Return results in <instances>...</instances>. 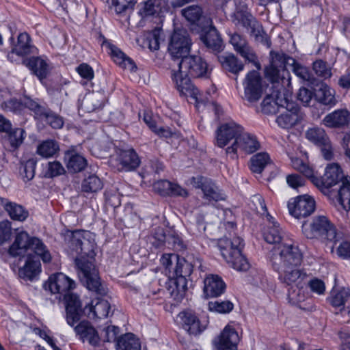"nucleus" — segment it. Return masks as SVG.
I'll list each match as a JSON object with an SVG mask.
<instances>
[{
  "label": "nucleus",
  "instance_id": "79ce46f5",
  "mask_svg": "<svg viewBox=\"0 0 350 350\" xmlns=\"http://www.w3.org/2000/svg\"><path fill=\"white\" fill-rule=\"evenodd\" d=\"M111 306L109 303L105 299H97L96 304L92 301L90 307V311L92 313V317L103 319L108 317L110 312Z\"/></svg>",
  "mask_w": 350,
  "mask_h": 350
},
{
  "label": "nucleus",
  "instance_id": "aec40b11",
  "mask_svg": "<svg viewBox=\"0 0 350 350\" xmlns=\"http://www.w3.org/2000/svg\"><path fill=\"white\" fill-rule=\"evenodd\" d=\"M190 183L195 188L201 189L204 193V198L209 202L225 200L224 195L221 193L215 184L206 177L201 176L192 177Z\"/></svg>",
  "mask_w": 350,
  "mask_h": 350
},
{
  "label": "nucleus",
  "instance_id": "de8ad7c7",
  "mask_svg": "<svg viewBox=\"0 0 350 350\" xmlns=\"http://www.w3.org/2000/svg\"><path fill=\"white\" fill-rule=\"evenodd\" d=\"M103 187V182L99 177L92 174L83 180L81 190L85 193H96L100 190Z\"/></svg>",
  "mask_w": 350,
  "mask_h": 350
},
{
  "label": "nucleus",
  "instance_id": "e2e57ef3",
  "mask_svg": "<svg viewBox=\"0 0 350 350\" xmlns=\"http://www.w3.org/2000/svg\"><path fill=\"white\" fill-rule=\"evenodd\" d=\"M111 3L116 12L122 14L128 10L133 9L136 0H111Z\"/></svg>",
  "mask_w": 350,
  "mask_h": 350
},
{
  "label": "nucleus",
  "instance_id": "3c124183",
  "mask_svg": "<svg viewBox=\"0 0 350 350\" xmlns=\"http://www.w3.org/2000/svg\"><path fill=\"white\" fill-rule=\"evenodd\" d=\"M24 108H27L34 113L36 118H42L46 109L44 105L40 103L38 100H33L28 96L23 98Z\"/></svg>",
  "mask_w": 350,
  "mask_h": 350
},
{
  "label": "nucleus",
  "instance_id": "5fc2aeb1",
  "mask_svg": "<svg viewBox=\"0 0 350 350\" xmlns=\"http://www.w3.org/2000/svg\"><path fill=\"white\" fill-rule=\"evenodd\" d=\"M288 299L289 303L292 305L297 306L302 310H307L308 308L305 304V295L301 289L297 288L288 291Z\"/></svg>",
  "mask_w": 350,
  "mask_h": 350
},
{
  "label": "nucleus",
  "instance_id": "ddd939ff",
  "mask_svg": "<svg viewBox=\"0 0 350 350\" xmlns=\"http://www.w3.org/2000/svg\"><path fill=\"white\" fill-rule=\"evenodd\" d=\"M230 43L233 46L234 50L239 54L245 62L252 63L258 70L261 68L258 57L252 48L249 45L247 40L241 35L234 33L230 34Z\"/></svg>",
  "mask_w": 350,
  "mask_h": 350
},
{
  "label": "nucleus",
  "instance_id": "8fccbe9b",
  "mask_svg": "<svg viewBox=\"0 0 350 350\" xmlns=\"http://www.w3.org/2000/svg\"><path fill=\"white\" fill-rule=\"evenodd\" d=\"M37 161L32 158L21 163L20 175L25 182L32 180L35 176Z\"/></svg>",
  "mask_w": 350,
  "mask_h": 350
},
{
  "label": "nucleus",
  "instance_id": "1a4fd4ad",
  "mask_svg": "<svg viewBox=\"0 0 350 350\" xmlns=\"http://www.w3.org/2000/svg\"><path fill=\"white\" fill-rule=\"evenodd\" d=\"M243 94L241 98L250 104L257 103L262 96L263 85L262 77L257 70H251L247 73L243 81Z\"/></svg>",
  "mask_w": 350,
  "mask_h": 350
},
{
  "label": "nucleus",
  "instance_id": "58836bf2",
  "mask_svg": "<svg viewBox=\"0 0 350 350\" xmlns=\"http://www.w3.org/2000/svg\"><path fill=\"white\" fill-rule=\"evenodd\" d=\"M65 159L67 160L68 170L73 173L83 170L87 165V160L82 155L74 151L66 152Z\"/></svg>",
  "mask_w": 350,
  "mask_h": 350
},
{
  "label": "nucleus",
  "instance_id": "c756f323",
  "mask_svg": "<svg viewBox=\"0 0 350 350\" xmlns=\"http://www.w3.org/2000/svg\"><path fill=\"white\" fill-rule=\"evenodd\" d=\"M299 266L273 268L279 273V280L288 286L297 284L304 280L306 273L299 268Z\"/></svg>",
  "mask_w": 350,
  "mask_h": 350
},
{
  "label": "nucleus",
  "instance_id": "c85d7f7f",
  "mask_svg": "<svg viewBox=\"0 0 350 350\" xmlns=\"http://www.w3.org/2000/svg\"><path fill=\"white\" fill-rule=\"evenodd\" d=\"M269 226L263 232V237L265 241L269 243L275 245L273 250L278 248L279 246L282 245L285 242L289 240L284 239V233L282 228L280 227L279 224L273 219L268 217Z\"/></svg>",
  "mask_w": 350,
  "mask_h": 350
},
{
  "label": "nucleus",
  "instance_id": "a878e982",
  "mask_svg": "<svg viewBox=\"0 0 350 350\" xmlns=\"http://www.w3.org/2000/svg\"><path fill=\"white\" fill-rule=\"evenodd\" d=\"M73 327L76 335L83 342L87 341L90 345L94 347L99 345L100 338L91 323L88 321H81Z\"/></svg>",
  "mask_w": 350,
  "mask_h": 350
},
{
  "label": "nucleus",
  "instance_id": "f3484780",
  "mask_svg": "<svg viewBox=\"0 0 350 350\" xmlns=\"http://www.w3.org/2000/svg\"><path fill=\"white\" fill-rule=\"evenodd\" d=\"M37 49L31 44V38L27 33H21L18 36L17 43L8 54V59L11 62L18 63L26 55L36 53Z\"/></svg>",
  "mask_w": 350,
  "mask_h": 350
},
{
  "label": "nucleus",
  "instance_id": "b1692460",
  "mask_svg": "<svg viewBox=\"0 0 350 350\" xmlns=\"http://www.w3.org/2000/svg\"><path fill=\"white\" fill-rule=\"evenodd\" d=\"M75 286V282L62 273L51 275L45 284V287H48L52 293H58L62 296Z\"/></svg>",
  "mask_w": 350,
  "mask_h": 350
},
{
  "label": "nucleus",
  "instance_id": "f257e3e1",
  "mask_svg": "<svg viewBox=\"0 0 350 350\" xmlns=\"http://www.w3.org/2000/svg\"><path fill=\"white\" fill-rule=\"evenodd\" d=\"M69 244L70 250L80 256V258H76L75 263L81 282L96 295H105L107 291L100 282L98 270L92 261L85 258H93L95 255V243L92 233L85 230H75L72 233Z\"/></svg>",
  "mask_w": 350,
  "mask_h": 350
},
{
  "label": "nucleus",
  "instance_id": "cd10ccee",
  "mask_svg": "<svg viewBox=\"0 0 350 350\" xmlns=\"http://www.w3.org/2000/svg\"><path fill=\"white\" fill-rule=\"evenodd\" d=\"M40 256L28 254L24 266L19 269V276L25 280L32 281L41 271Z\"/></svg>",
  "mask_w": 350,
  "mask_h": 350
},
{
  "label": "nucleus",
  "instance_id": "423d86ee",
  "mask_svg": "<svg viewBox=\"0 0 350 350\" xmlns=\"http://www.w3.org/2000/svg\"><path fill=\"white\" fill-rule=\"evenodd\" d=\"M302 232L308 239H320L323 241L332 243L333 245L338 241L339 234L335 226L327 217L322 215L314 217L309 226L304 223Z\"/></svg>",
  "mask_w": 350,
  "mask_h": 350
},
{
  "label": "nucleus",
  "instance_id": "4c0bfd02",
  "mask_svg": "<svg viewBox=\"0 0 350 350\" xmlns=\"http://www.w3.org/2000/svg\"><path fill=\"white\" fill-rule=\"evenodd\" d=\"M22 63L25 65L40 80L46 77L48 73V65L41 58L32 57L29 59H23Z\"/></svg>",
  "mask_w": 350,
  "mask_h": 350
},
{
  "label": "nucleus",
  "instance_id": "c03bdc74",
  "mask_svg": "<svg viewBox=\"0 0 350 350\" xmlns=\"http://www.w3.org/2000/svg\"><path fill=\"white\" fill-rule=\"evenodd\" d=\"M314 96L316 99L323 105H334L336 103L334 91L325 84H321Z\"/></svg>",
  "mask_w": 350,
  "mask_h": 350
},
{
  "label": "nucleus",
  "instance_id": "7c9ffc66",
  "mask_svg": "<svg viewBox=\"0 0 350 350\" xmlns=\"http://www.w3.org/2000/svg\"><path fill=\"white\" fill-rule=\"evenodd\" d=\"M217 59L225 71L236 76L244 69V64L232 53L218 55ZM235 80L237 81V77H236Z\"/></svg>",
  "mask_w": 350,
  "mask_h": 350
},
{
  "label": "nucleus",
  "instance_id": "6ab92c4d",
  "mask_svg": "<svg viewBox=\"0 0 350 350\" xmlns=\"http://www.w3.org/2000/svg\"><path fill=\"white\" fill-rule=\"evenodd\" d=\"M189 76L185 75L179 70L177 72L174 71L172 74V79L180 94L194 98L196 107L199 108L200 104H203V100L198 97L199 90L192 84Z\"/></svg>",
  "mask_w": 350,
  "mask_h": 350
},
{
  "label": "nucleus",
  "instance_id": "bb28decb",
  "mask_svg": "<svg viewBox=\"0 0 350 350\" xmlns=\"http://www.w3.org/2000/svg\"><path fill=\"white\" fill-rule=\"evenodd\" d=\"M226 285L217 275H209L204 280V295L206 298L217 297L222 295Z\"/></svg>",
  "mask_w": 350,
  "mask_h": 350
},
{
  "label": "nucleus",
  "instance_id": "37998d69",
  "mask_svg": "<svg viewBox=\"0 0 350 350\" xmlns=\"http://www.w3.org/2000/svg\"><path fill=\"white\" fill-rule=\"evenodd\" d=\"M58 143L52 139L42 142L37 148V153L44 158H49L55 156L59 151Z\"/></svg>",
  "mask_w": 350,
  "mask_h": 350
},
{
  "label": "nucleus",
  "instance_id": "5701e85b",
  "mask_svg": "<svg viewBox=\"0 0 350 350\" xmlns=\"http://www.w3.org/2000/svg\"><path fill=\"white\" fill-rule=\"evenodd\" d=\"M239 340L237 330L232 326L227 325L214 340V345L217 350H237Z\"/></svg>",
  "mask_w": 350,
  "mask_h": 350
},
{
  "label": "nucleus",
  "instance_id": "052dcab7",
  "mask_svg": "<svg viewBox=\"0 0 350 350\" xmlns=\"http://www.w3.org/2000/svg\"><path fill=\"white\" fill-rule=\"evenodd\" d=\"M172 183L167 180H160L153 184V189L161 196H170L172 193Z\"/></svg>",
  "mask_w": 350,
  "mask_h": 350
},
{
  "label": "nucleus",
  "instance_id": "a211bd4d",
  "mask_svg": "<svg viewBox=\"0 0 350 350\" xmlns=\"http://www.w3.org/2000/svg\"><path fill=\"white\" fill-rule=\"evenodd\" d=\"M204 20L208 25L202 28L200 39L208 50L219 53L224 48L221 36L209 18Z\"/></svg>",
  "mask_w": 350,
  "mask_h": 350
},
{
  "label": "nucleus",
  "instance_id": "dca6fc26",
  "mask_svg": "<svg viewBox=\"0 0 350 350\" xmlns=\"http://www.w3.org/2000/svg\"><path fill=\"white\" fill-rule=\"evenodd\" d=\"M349 176H345L340 167L336 163H332L327 166L323 176L320 178H314L312 182L321 189H328L332 187L342 183L343 180Z\"/></svg>",
  "mask_w": 350,
  "mask_h": 350
},
{
  "label": "nucleus",
  "instance_id": "f8f14e48",
  "mask_svg": "<svg viewBox=\"0 0 350 350\" xmlns=\"http://www.w3.org/2000/svg\"><path fill=\"white\" fill-rule=\"evenodd\" d=\"M260 147V145L256 137L243 130L239 137L226 149V153L232 154V158L234 159L237 157L238 150L247 154H252L258 150Z\"/></svg>",
  "mask_w": 350,
  "mask_h": 350
},
{
  "label": "nucleus",
  "instance_id": "9b49d317",
  "mask_svg": "<svg viewBox=\"0 0 350 350\" xmlns=\"http://www.w3.org/2000/svg\"><path fill=\"white\" fill-rule=\"evenodd\" d=\"M179 71L185 75L192 77H206L208 74L207 63L200 56L187 55L178 63Z\"/></svg>",
  "mask_w": 350,
  "mask_h": 350
},
{
  "label": "nucleus",
  "instance_id": "603ef678",
  "mask_svg": "<svg viewBox=\"0 0 350 350\" xmlns=\"http://www.w3.org/2000/svg\"><path fill=\"white\" fill-rule=\"evenodd\" d=\"M161 30L155 28L149 32L144 41V44L148 46L150 51H157L159 49Z\"/></svg>",
  "mask_w": 350,
  "mask_h": 350
},
{
  "label": "nucleus",
  "instance_id": "c9c22d12",
  "mask_svg": "<svg viewBox=\"0 0 350 350\" xmlns=\"http://www.w3.org/2000/svg\"><path fill=\"white\" fill-rule=\"evenodd\" d=\"M230 18L235 25H242L247 29L256 19L248 11L245 4L237 6L235 11L230 15Z\"/></svg>",
  "mask_w": 350,
  "mask_h": 350
},
{
  "label": "nucleus",
  "instance_id": "a19ab883",
  "mask_svg": "<svg viewBox=\"0 0 350 350\" xmlns=\"http://www.w3.org/2000/svg\"><path fill=\"white\" fill-rule=\"evenodd\" d=\"M250 35L254 37L255 40L269 48L271 45L270 38L262 29V25L255 19L249 26Z\"/></svg>",
  "mask_w": 350,
  "mask_h": 350
},
{
  "label": "nucleus",
  "instance_id": "e433bc0d",
  "mask_svg": "<svg viewBox=\"0 0 350 350\" xmlns=\"http://www.w3.org/2000/svg\"><path fill=\"white\" fill-rule=\"evenodd\" d=\"M106 96L104 91L93 92L85 96L83 101L85 110L92 112L103 107Z\"/></svg>",
  "mask_w": 350,
  "mask_h": 350
},
{
  "label": "nucleus",
  "instance_id": "72a5a7b5",
  "mask_svg": "<svg viewBox=\"0 0 350 350\" xmlns=\"http://www.w3.org/2000/svg\"><path fill=\"white\" fill-rule=\"evenodd\" d=\"M350 120V113L346 109H338L325 116L323 122L328 127H342Z\"/></svg>",
  "mask_w": 350,
  "mask_h": 350
},
{
  "label": "nucleus",
  "instance_id": "6e6552de",
  "mask_svg": "<svg viewBox=\"0 0 350 350\" xmlns=\"http://www.w3.org/2000/svg\"><path fill=\"white\" fill-rule=\"evenodd\" d=\"M193 265L184 258L178 256L172 270L170 269L169 278L175 286L171 294L175 295V298L180 299L185 295L187 289V278L193 271Z\"/></svg>",
  "mask_w": 350,
  "mask_h": 350
},
{
  "label": "nucleus",
  "instance_id": "39448f33",
  "mask_svg": "<svg viewBox=\"0 0 350 350\" xmlns=\"http://www.w3.org/2000/svg\"><path fill=\"white\" fill-rule=\"evenodd\" d=\"M273 90L264 98L262 102L263 107L272 105L278 107L284 108L285 111L279 115L276 118V122L281 128L288 129H291L304 119V113L301 111L299 107L293 103H290L286 93H281L282 98H284L286 103L284 105H280L276 102V98L273 96Z\"/></svg>",
  "mask_w": 350,
  "mask_h": 350
},
{
  "label": "nucleus",
  "instance_id": "412c9836",
  "mask_svg": "<svg viewBox=\"0 0 350 350\" xmlns=\"http://www.w3.org/2000/svg\"><path fill=\"white\" fill-rule=\"evenodd\" d=\"M243 127L233 121L221 124L216 131L217 145L223 148L226 146L231 140H237L239 137Z\"/></svg>",
  "mask_w": 350,
  "mask_h": 350
},
{
  "label": "nucleus",
  "instance_id": "49530a36",
  "mask_svg": "<svg viewBox=\"0 0 350 350\" xmlns=\"http://www.w3.org/2000/svg\"><path fill=\"white\" fill-rule=\"evenodd\" d=\"M338 201L345 211L350 210V177L343 180L340 185Z\"/></svg>",
  "mask_w": 350,
  "mask_h": 350
},
{
  "label": "nucleus",
  "instance_id": "338daca9",
  "mask_svg": "<svg viewBox=\"0 0 350 350\" xmlns=\"http://www.w3.org/2000/svg\"><path fill=\"white\" fill-rule=\"evenodd\" d=\"M119 332L120 328L114 325L107 326L103 329L101 337L104 342L115 341Z\"/></svg>",
  "mask_w": 350,
  "mask_h": 350
},
{
  "label": "nucleus",
  "instance_id": "6e6d98bb",
  "mask_svg": "<svg viewBox=\"0 0 350 350\" xmlns=\"http://www.w3.org/2000/svg\"><path fill=\"white\" fill-rule=\"evenodd\" d=\"M208 308L210 311L221 314H226L231 312L234 308L233 304L228 300L209 301Z\"/></svg>",
  "mask_w": 350,
  "mask_h": 350
},
{
  "label": "nucleus",
  "instance_id": "69168bd1",
  "mask_svg": "<svg viewBox=\"0 0 350 350\" xmlns=\"http://www.w3.org/2000/svg\"><path fill=\"white\" fill-rule=\"evenodd\" d=\"M65 172V170L60 162L53 161L48 163L46 174L49 177L53 178L59 176Z\"/></svg>",
  "mask_w": 350,
  "mask_h": 350
},
{
  "label": "nucleus",
  "instance_id": "bf43d9fd",
  "mask_svg": "<svg viewBox=\"0 0 350 350\" xmlns=\"http://www.w3.org/2000/svg\"><path fill=\"white\" fill-rule=\"evenodd\" d=\"M312 68L319 77L327 79L332 76L331 68L327 66L325 62L321 59L315 61L313 63Z\"/></svg>",
  "mask_w": 350,
  "mask_h": 350
},
{
  "label": "nucleus",
  "instance_id": "2f4dec72",
  "mask_svg": "<svg viewBox=\"0 0 350 350\" xmlns=\"http://www.w3.org/2000/svg\"><path fill=\"white\" fill-rule=\"evenodd\" d=\"M169 9L167 0H147L139 14L143 17L149 16H161Z\"/></svg>",
  "mask_w": 350,
  "mask_h": 350
},
{
  "label": "nucleus",
  "instance_id": "473e14b6",
  "mask_svg": "<svg viewBox=\"0 0 350 350\" xmlns=\"http://www.w3.org/2000/svg\"><path fill=\"white\" fill-rule=\"evenodd\" d=\"M104 45L109 50V53L113 61L120 66L131 71L136 68L135 62L116 46L107 41L104 42Z\"/></svg>",
  "mask_w": 350,
  "mask_h": 350
},
{
  "label": "nucleus",
  "instance_id": "f03ea898",
  "mask_svg": "<svg viewBox=\"0 0 350 350\" xmlns=\"http://www.w3.org/2000/svg\"><path fill=\"white\" fill-rule=\"evenodd\" d=\"M271 64L265 68V77L271 83V90H273V96L280 105L286 103L284 98H282L281 93L286 92L284 85L288 83V72L287 66L292 67L293 72L304 81H311V73L308 68L297 63L295 59L287 56L283 53H270Z\"/></svg>",
  "mask_w": 350,
  "mask_h": 350
},
{
  "label": "nucleus",
  "instance_id": "13d9d810",
  "mask_svg": "<svg viewBox=\"0 0 350 350\" xmlns=\"http://www.w3.org/2000/svg\"><path fill=\"white\" fill-rule=\"evenodd\" d=\"M44 118L45 122L53 129H60L64 125L62 118L57 114L53 113L47 108L45 109V114L41 119Z\"/></svg>",
  "mask_w": 350,
  "mask_h": 350
},
{
  "label": "nucleus",
  "instance_id": "393cba45",
  "mask_svg": "<svg viewBox=\"0 0 350 350\" xmlns=\"http://www.w3.org/2000/svg\"><path fill=\"white\" fill-rule=\"evenodd\" d=\"M118 170L123 172L135 170L140 165V159L133 148L120 150L117 155Z\"/></svg>",
  "mask_w": 350,
  "mask_h": 350
},
{
  "label": "nucleus",
  "instance_id": "2eb2a0df",
  "mask_svg": "<svg viewBox=\"0 0 350 350\" xmlns=\"http://www.w3.org/2000/svg\"><path fill=\"white\" fill-rule=\"evenodd\" d=\"M315 207L314 200L308 195L299 196L288 204L289 213L297 219L310 216L314 211Z\"/></svg>",
  "mask_w": 350,
  "mask_h": 350
},
{
  "label": "nucleus",
  "instance_id": "4d7b16f0",
  "mask_svg": "<svg viewBox=\"0 0 350 350\" xmlns=\"http://www.w3.org/2000/svg\"><path fill=\"white\" fill-rule=\"evenodd\" d=\"M251 202L253 204V208L260 215H266L267 218L270 217V219H273V217H271L267 212V208L265 203V200L263 198L259 195H254L251 198Z\"/></svg>",
  "mask_w": 350,
  "mask_h": 350
},
{
  "label": "nucleus",
  "instance_id": "4468645a",
  "mask_svg": "<svg viewBox=\"0 0 350 350\" xmlns=\"http://www.w3.org/2000/svg\"><path fill=\"white\" fill-rule=\"evenodd\" d=\"M306 138L321 148L322 154L326 160L332 159L333 152L331 142L325 130L319 127L308 129L305 134Z\"/></svg>",
  "mask_w": 350,
  "mask_h": 350
},
{
  "label": "nucleus",
  "instance_id": "774afa93",
  "mask_svg": "<svg viewBox=\"0 0 350 350\" xmlns=\"http://www.w3.org/2000/svg\"><path fill=\"white\" fill-rule=\"evenodd\" d=\"M166 243L176 250H182L185 247L181 238L175 232H170L167 234Z\"/></svg>",
  "mask_w": 350,
  "mask_h": 350
},
{
  "label": "nucleus",
  "instance_id": "0eeeda50",
  "mask_svg": "<svg viewBox=\"0 0 350 350\" xmlns=\"http://www.w3.org/2000/svg\"><path fill=\"white\" fill-rule=\"evenodd\" d=\"M302 258L300 250L297 246L294 245L291 241L285 242L282 245L275 248L271 256L273 268L300 266Z\"/></svg>",
  "mask_w": 350,
  "mask_h": 350
},
{
  "label": "nucleus",
  "instance_id": "a18cd8bd",
  "mask_svg": "<svg viewBox=\"0 0 350 350\" xmlns=\"http://www.w3.org/2000/svg\"><path fill=\"white\" fill-rule=\"evenodd\" d=\"M269 161L270 158L267 153H257L250 159V170L254 173L260 174Z\"/></svg>",
  "mask_w": 350,
  "mask_h": 350
},
{
  "label": "nucleus",
  "instance_id": "ea45409f",
  "mask_svg": "<svg viewBox=\"0 0 350 350\" xmlns=\"http://www.w3.org/2000/svg\"><path fill=\"white\" fill-rule=\"evenodd\" d=\"M117 350H141L139 340L132 333H127L117 339Z\"/></svg>",
  "mask_w": 350,
  "mask_h": 350
},
{
  "label": "nucleus",
  "instance_id": "680f3d73",
  "mask_svg": "<svg viewBox=\"0 0 350 350\" xmlns=\"http://www.w3.org/2000/svg\"><path fill=\"white\" fill-rule=\"evenodd\" d=\"M350 296V290L349 288H342L332 296L331 304L334 307L343 306Z\"/></svg>",
  "mask_w": 350,
  "mask_h": 350
},
{
  "label": "nucleus",
  "instance_id": "7ed1b4c3",
  "mask_svg": "<svg viewBox=\"0 0 350 350\" xmlns=\"http://www.w3.org/2000/svg\"><path fill=\"white\" fill-rule=\"evenodd\" d=\"M31 252L40 256L44 263L49 262L51 260L49 250L40 239L36 237H30L24 231L18 232L15 237L14 242L10 247V254L12 256L25 257Z\"/></svg>",
  "mask_w": 350,
  "mask_h": 350
},
{
  "label": "nucleus",
  "instance_id": "864d4df0",
  "mask_svg": "<svg viewBox=\"0 0 350 350\" xmlns=\"http://www.w3.org/2000/svg\"><path fill=\"white\" fill-rule=\"evenodd\" d=\"M202 9L201 7L192 5L182 10L183 16L190 23H196L202 17Z\"/></svg>",
  "mask_w": 350,
  "mask_h": 350
},
{
  "label": "nucleus",
  "instance_id": "0e129e2a",
  "mask_svg": "<svg viewBox=\"0 0 350 350\" xmlns=\"http://www.w3.org/2000/svg\"><path fill=\"white\" fill-rule=\"evenodd\" d=\"M167 235L163 228L158 227L155 228L152 235V238L154 239L152 241V245L156 247H162L166 243Z\"/></svg>",
  "mask_w": 350,
  "mask_h": 350
},
{
  "label": "nucleus",
  "instance_id": "f704fd0d",
  "mask_svg": "<svg viewBox=\"0 0 350 350\" xmlns=\"http://www.w3.org/2000/svg\"><path fill=\"white\" fill-rule=\"evenodd\" d=\"M1 204L13 220L25 221L29 216V212L22 205L8 201L1 198Z\"/></svg>",
  "mask_w": 350,
  "mask_h": 350
},
{
  "label": "nucleus",
  "instance_id": "09e8293b",
  "mask_svg": "<svg viewBox=\"0 0 350 350\" xmlns=\"http://www.w3.org/2000/svg\"><path fill=\"white\" fill-rule=\"evenodd\" d=\"M8 134V141L11 150L14 151L23 143L25 131L21 128L10 129Z\"/></svg>",
  "mask_w": 350,
  "mask_h": 350
},
{
  "label": "nucleus",
  "instance_id": "9d476101",
  "mask_svg": "<svg viewBox=\"0 0 350 350\" xmlns=\"http://www.w3.org/2000/svg\"><path fill=\"white\" fill-rule=\"evenodd\" d=\"M191 41L187 30L175 29L171 36L168 44V51L174 59H181L190 51Z\"/></svg>",
  "mask_w": 350,
  "mask_h": 350
},
{
  "label": "nucleus",
  "instance_id": "20e7f679",
  "mask_svg": "<svg viewBox=\"0 0 350 350\" xmlns=\"http://www.w3.org/2000/svg\"><path fill=\"white\" fill-rule=\"evenodd\" d=\"M243 247V240L239 237L232 239L225 237L218 241V247L223 258L230 267L239 271H247L250 267L246 258L242 254Z\"/></svg>",
  "mask_w": 350,
  "mask_h": 350
},
{
  "label": "nucleus",
  "instance_id": "4be33fe9",
  "mask_svg": "<svg viewBox=\"0 0 350 350\" xmlns=\"http://www.w3.org/2000/svg\"><path fill=\"white\" fill-rule=\"evenodd\" d=\"M66 304V319L68 324L73 327L77 323L83 314L82 305L79 296L70 292L63 296Z\"/></svg>",
  "mask_w": 350,
  "mask_h": 350
}]
</instances>
